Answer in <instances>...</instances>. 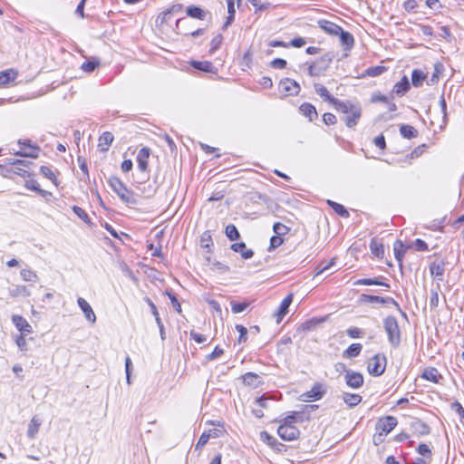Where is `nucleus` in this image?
I'll return each instance as SVG.
<instances>
[{"label": "nucleus", "mask_w": 464, "mask_h": 464, "mask_svg": "<svg viewBox=\"0 0 464 464\" xmlns=\"http://www.w3.org/2000/svg\"><path fill=\"white\" fill-rule=\"evenodd\" d=\"M385 71H386V67H384V66H381V65L372 66V67H369L368 69H366L365 75L370 76V77H376V76H379L382 73H383Z\"/></svg>", "instance_id": "obj_47"}, {"label": "nucleus", "mask_w": 464, "mask_h": 464, "mask_svg": "<svg viewBox=\"0 0 464 464\" xmlns=\"http://www.w3.org/2000/svg\"><path fill=\"white\" fill-rule=\"evenodd\" d=\"M41 426V420L37 417H33L31 420L28 430L27 436L30 439H34L39 430V427Z\"/></svg>", "instance_id": "obj_38"}, {"label": "nucleus", "mask_w": 464, "mask_h": 464, "mask_svg": "<svg viewBox=\"0 0 464 464\" xmlns=\"http://www.w3.org/2000/svg\"><path fill=\"white\" fill-rule=\"evenodd\" d=\"M340 36V41H341V44L342 46L343 47L344 50L346 51H349L351 50L353 45H354V38H353V35L347 32V31H344L343 28L341 29V32L338 33V34Z\"/></svg>", "instance_id": "obj_21"}, {"label": "nucleus", "mask_w": 464, "mask_h": 464, "mask_svg": "<svg viewBox=\"0 0 464 464\" xmlns=\"http://www.w3.org/2000/svg\"><path fill=\"white\" fill-rule=\"evenodd\" d=\"M421 377L433 383H438L440 382V379L441 378V375L440 374L439 371L436 368L428 367L424 369Z\"/></svg>", "instance_id": "obj_29"}, {"label": "nucleus", "mask_w": 464, "mask_h": 464, "mask_svg": "<svg viewBox=\"0 0 464 464\" xmlns=\"http://www.w3.org/2000/svg\"><path fill=\"white\" fill-rule=\"evenodd\" d=\"M243 383L245 385L257 388L263 384L262 378L255 372H246L242 376Z\"/></svg>", "instance_id": "obj_20"}, {"label": "nucleus", "mask_w": 464, "mask_h": 464, "mask_svg": "<svg viewBox=\"0 0 464 464\" xmlns=\"http://www.w3.org/2000/svg\"><path fill=\"white\" fill-rule=\"evenodd\" d=\"M370 249L372 254L378 257L382 258L384 256V246L383 244L378 240L377 238H372L370 242Z\"/></svg>", "instance_id": "obj_32"}, {"label": "nucleus", "mask_w": 464, "mask_h": 464, "mask_svg": "<svg viewBox=\"0 0 464 464\" xmlns=\"http://www.w3.org/2000/svg\"><path fill=\"white\" fill-rule=\"evenodd\" d=\"M400 133L403 138L406 139H412L417 137L418 135V131L413 126L406 124H402L400 127Z\"/></svg>", "instance_id": "obj_39"}, {"label": "nucleus", "mask_w": 464, "mask_h": 464, "mask_svg": "<svg viewBox=\"0 0 464 464\" xmlns=\"http://www.w3.org/2000/svg\"><path fill=\"white\" fill-rule=\"evenodd\" d=\"M327 204L334 210V212L342 218H348L350 214L348 210L340 203L328 199Z\"/></svg>", "instance_id": "obj_37"}, {"label": "nucleus", "mask_w": 464, "mask_h": 464, "mask_svg": "<svg viewBox=\"0 0 464 464\" xmlns=\"http://www.w3.org/2000/svg\"><path fill=\"white\" fill-rule=\"evenodd\" d=\"M426 75L424 72L419 69H415L411 73V83L414 87H420L422 85L423 81L425 80Z\"/></svg>", "instance_id": "obj_42"}, {"label": "nucleus", "mask_w": 464, "mask_h": 464, "mask_svg": "<svg viewBox=\"0 0 464 464\" xmlns=\"http://www.w3.org/2000/svg\"><path fill=\"white\" fill-rule=\"evenodd\" d=\"M278 436L287 441H292L299 438L300 430L295 425H279L277 429Z\"/></svg>", "instance_id": "obj_5"}, {"label": "nucleus", "mask_w": 464, "mask_h": 464, "mask_svg": "<svg viewBox=\"0 0 464 464\" xmlns=\"http://www.w3.org/2000/svg\"><path fill=\"white\" fill-rule=\"evenodd\" d=\"M324 393L325 390L324 389L323 385L317 382L312 387L310 391L302 394L301 397L304 401H312L320 400Z\"/></svg>", "instance_id": "obj_9"}, {"label": "nucleus", "mask_w": 464, "mask_h": 464, "mask_svg": "<svg viewBox=\"0 0 464 464\" xmlns=\"http://www.w3.org/2000/svg\"><path fill=\"white\" fill-rule=\"evenodd\" d=\"M335 264V258H332L329 262H321L316 266V274L315 276H319L320 274L324 273V271L328 270L332 266Z\"/></svg>", "instance_id": "obj_50"}, {"label": "nucleus", "mask_w": 464, "mask_h": 464, "mask_svg": "<svg viewBox=\"0 0 464 464\" xmlns=\"http://www.w3.org/2000/svg\"><path fill=\"white\" fill-rule=\"evenodd\" d=\"M407 248L401 240L395 241L393 245L394 256L401 268L402 267V259Z\"/></svg>", "instance_id": "obj_31"}, {"label": "nucleus", "mask_w": 464, "mask_h": 464, "mask_svg": "<svg viewBox=\"0 0 464 464\" xmlns=\"http://www.w3.org/2000/svg\"><path fill=\"white\" fill-rule=\"evenodd\" d=\"M40 172L48 179L52 180L54 184H56L57 179L53 171L46 166H41Z\"/></svg>", "instance_id": "obj_54"}, {"label": "nucleus", "mask_w": 464, "mask_h": 464, "mask_svg": "<svg viewBox=\"0 0 464 464\" xmlns=\"http://www.w3.org/2000/svg\"><path fill=\"white\" fill-rule=\"evenodd\" d=\"M397 419L393 416H386L379 419L375 425L376 431H381L382 434H389L397 425Z\"/></svg>", "instance_id": "obj_7"}, {"label": "nucleus", "mask_w": 464, "mask_h": 464, "mask_svg": "<svg viewBox=\"0 0 464 464\" xmlns=\"http://www.w3.org/2000/svg\"><path fill=\"white\" fill-rule=\"evenodd\" d=\"M100 65V60L97 58H92L85 61L82 65L81 69L85 72H93Z\"/></svg>", "instance_id": "obj_44"}, {"label": "nucleus", "mask_w": 464, "mask_h": 464, "mask_svg": "<svg viewBox=\"0 0 464 464\" xmlns=\"http://www.w3.org/2000/svg\"><path fill=\"white\" fill-rule=\"evenodd\" d=\"M333 61L331 53H326L320 57L318 60L311 63L308 67V74L310 76H319L323 73L330 65Z\"/></svg>", "instance_id": "obj_4"}, {"label": "nucleus", "mask_w": 464, "mask_h": 464, "mask_svg": "<svg viewBox=\"0 0 464 464\" xmlns=\"http://www.w3.org/2000/svg\"><path fill=\"white\" fill-rule=\"evenodd\" d=\"M361 300L365 303H378L382 304H393L398 309H400L399 304L390 296L382 297L378 295H362Z\"/></svg>", "instance_id": "obj_10"}, {"label": "nucleus", "mask_w": 464, "mask_h": 464, "mask_svg": "<svg viewBox=\"0 0 464 464\" xmlns=\"http://www.w3.org/2000/svg\"><path fill=\"white\" fill-rule=\"evenodd\" d=\"M188 21L186 17H182L177 20L176 22V29L178 30L177 34H183L184 35H191L193 37H197L199 35H202L205 33L204 28L197 29L191 33H188L187 31H183V27L186 24H188Z\"/></svg>", "instance_id": "obj_18"}, {"label": "nucleus", "mask_w": 464, "mask_h": 464, "mask_svg": "<svg viewBox=\"0 0 464 464\" xmlns=\"http://www.w3.org/2000/svg\"><path fill=\"white\" fill-rule=\"evenodd\" d=\"M186 14L188 16H189L191 18H195V19H198V20H205L208 11H206L198 6H196V5H189L186 9Z\"/></svg>", "instance_id": "obj_28"}, {"label": "nucleus", "mask_w": 464, "mask_h": 464, "mask_svg": "<svg viewBox=\"0 0 464 464\" xmlns=\"http://www.w3.org/2000/svg\"><path fill=\"white\" fill-rule=\"evenodd\" d=\"M451 409L455 411L461 420L464 419V408L459 401L451 403Z\"/></svg>", "instance_id": "obj_64"}, {"label": "nucleus", "mask_w": 464, "mask_h": 464, "mask_svg": "<svg viewBox=\"0 0 464 464\" xmlns=\"http://www.w3.org/2000/svg\"><path fill=\"white\" fill-rule=\"evenodd\" d=\"M343 400L349 407H355L362 401V398L359 394L343 392Z\"/></svg>", "instance_id": "obj_34"}, {"label": "nucleus", "mask_w": 464, "mask_h": 464, "mask_svg": "<svg viewBox=\"0 0 464 464\" xmlns=\"http://www.w3.org/2000/svg\"><path fill=\"white\" fill-rule=\"evenodd\" d=\"M231 249L236 253H239L243 259H249L254 256V251L247 248L244 242L232 244Z\"/></svg>", "instance_id": "obj_22"}, {"label": "nucleus", "mask_w": 464, "mask_h": 464, "mask_svg": "<svg viewBox=\"0 0 464 464\" xmlns=\"http://www.w3.org/2000/svg\"><path fill=\"white\" fill-rule=\"evenodd\" d=\"M21 276L24 281L27 282H35L37 279L36 273L30 269H23L21 271Z\"/></svg>", "instance_id": "obj_51"}, {"label": "nucleus", "mask_w": 464, "mask_h": 464, "mask_svg": "<svg viewBox=\"0 0 464 464\" xmlns=\"http://www.w3.org/2000/svg\"><path fill=\"white\" fill-rule=\"evenodd\" d=\"M273 230L278 237H281L288 233L289 227L280 222H276L273 226Z\"/></svg>", "instance_id": "obj_53"}, {"label": "nucleus", "mask_w": 464, "mask_h": 464, "mask_svg": "<svg viewBox=\"0 0 464 464\" xmlns=\"http://www.w3.org/2000/svg\"><path fill=\"white\" fill-rule=\"evenodd\" d=\"M77 304L81 310L82 311L84 317L88 322L91 324H95L96 322V315L90 305V304L82 297H78Z\"/></svg>", "instance_id": "obj_13"}, {"label": "nucleus", "mask_w": 464, "mask_h": 464, "mask_svg": "<svg viewBox=\"0 0 464 464\" xmlns=\"http://www.w3.org/2000/svg\"><path fill=\"white\" fill-rule=\"evenodd\" d=\"M300 90L298 82L290 78H285L279 82V92L285 95H297Z\"/></svg>", "instance_id": "obj_6"}, {"label": "nucleus", "mask_w": 464, "mask_h": 464, "mask_svg": "<svg viewBox=\"0 0 464 464\" xmlns=\"http://www.w3.org/2000/svg\"><path fill=\"white\" fill-rule=\"evenodd\" d=\"M318 24L320 28L330 35H337L342 29L340 25L327 20H320Z\"/></svg>", "instance_id": "obj_25"}, {"label": "nucleus", "mask_w": 464, "mask_h": 464, "mask_svg": "<svg viewBox=\"0 0 464 464\" xmlns=\"http://www.w3.org/2000/svg\"><path fill=\"white\" fill-rule=\"evenodd\" d=\"M190 64L193 68L202 71V72H216L213 63L208 61H204V62L192 61L190 63Z\"/></svg>", "instance_id": "obj_33"}, {"label": "nucleus", "mask_w": 464, "mask_h": 464, "mask_svg": "<svg viewBox=\"0 0 464 464\" xmlns=\"http://www.w3.org/2000/svg\"><path fill=\"white\" fill-rule=\"evenodd\" d=\"M113 135L110 131L103 132L99 138L98 148L102 152L109 150L111 144L113 141Z\"/></svg>", "instance_id": "obj_24"}, {"label": "nucleus", "mask_w": 464, "mask_h": 464, "mask_svg": "<svg viewBox=\"0 0 464 464\" xmlns=\"http://www.w3.org/2000/svg\"><path fill=\"white\" fill-rule=\"evenodd\" d=\"M17 73L13 70H7L0 72V85H7L10 82L15 80Z\"/></svg>", "instance_id": "obj_40"}, {"label": "nucleus", "mask_w": 464, "mask_h": 464, "mask_svg": "<svg viewBox=\"0 0 464 464\" xmlns=\"http://www.w3.org/2000/svg\"><path fill=\"white\" fill-rule=\"evenodd\" d=\"M221 435V430L219 429H211L208 431H204L198 439V443L196 444L195 450H201L208 441L210 438H218Z\"/></svg>", "instance_id": "obj_14"}, {"label": "nucleus", "mask_w": 464, "mask_h": 464, "mask_svg": "<svg viewBox=\"0 0 464 464\" xmlns=\"http://www.w3.org/2000/svg\"><path fill=\"white\" fill-rule=\"evenodd\" d=\"M362 350V345L361 343H353L343 353V357L355 358L361 353Z\"/></svg>", "instance_id": "obj_35"}, {"label": "nucleus", "mask_w": 464, "mask_h": 464, "mask_svg": "<svg viewBox=\"0 0 464 464\" xmlns=\"http://www.w3.org/2000/svg\"><path fill=\"white\" fill-rule=\"evenodd\" d=\"M361 117H362V108L360 107L358 109H355L351 113H349L346 117H344L343 121L345 122V125L348 128L353 129L357 125Z\"/></svg>", "instance_id": "obj_26"}, {"label": "nucleus", "mask_w": 464, "mask_h": 464, "mask_svg": "<svg viewBox=\"0 0 464 464\" xmlns=\"http://www.w3.org/2000/svg\"><path fill=\"white\" fill-rule=\"evenodd\" d=\"M72 211L75 215H77V217L79 218H81L83 222H85L86 224H90L91 223V219L88 216V214L85 212L84 209H82V208L78 207V206H73L72 207Z\"/></svg>", "instance_id": "obj_48"}, {"label": "nucleus", "mask_w": 464, "mask_h": 464, "mask_svg": "<svg viewBox=\"0 0 464 464\" xmlns=\"http://www.w3.org/2000/svg\"><path fill=\"white\" fill-rule=\"evenodd\" d=\"M25 187L31 190L36 191L40 194H44V190L40 188L38 182L35 179H30L25 182Z\"/></svg>", "instance_id": "obj_60"}, {"label": "nucleus", "mask_w": 464, "mask_h": 464, "mask_svg": "<svg viewBox=\"0 0 464 464\" xmlns=\"http://www.w3.org/2000/svg\"><path fill=\"white\" fill-rule=\"evenodd\" d=\"M41 149L37 145H33L32 147L28 148L25 151H18L15 153V155L21 156V157H27V158H33L36 159L39 156Z\"/></svg>", "instance_id": "obj_43"}, {"label": "nucleus", "mask_w": 464, "mask_h": 464, "mask_svg": "<svg viewBox=\"0 0 464 464\" xmlns=\"http://www.w3.org/2000/svg\"><path fill=\"white\" fill-rule=\"evenodd\" d=\"M299 412L294 411L290 415L285 417L283 420H280L279 422L281 425H294L296 421V418Z\"/></svg>", "instance_id": "obj_59"}, {"label": "nucleus", "mask_w": 464, "mask_h": 464, "mask_svg": "<svg viewBox=\"0 0 464 464\" xmlns=\"http://www.w3.org/2000/svg\"><path fill=\"white\" fill-rule=\"evenodd\" d=\"M226 236L231 240H237L240 237V234L235 225L229 224L225 229Z\"/></svg>", "instance_id": "obj_46"}, {"label": "nucleus", "mask_w": 464, "mask_h": 464, "mask_svg": "<svg viewBox=\"0 0 464 464\" xmlns=\"http://www.w3.org/2000/svg\"><path fill=\"white\" fill-rule=\"evenodd\" d=\"M417 452L423 456L424 458H427L429 459H431L432 457V453H431V450L430 449V447L425 444V443H420L418 448H417Z\"/></svg>", "instance_id": "obj_52"}, {"label": "nucleus", "mask_w": 464, "mask_h": 464, "mask_svg": "<svg viewBox=\"0 0 464 464\" xmlns=\"http://www.w3.org/2000/svg\"><path fill=\"white\" fill-rule=\"evenodd\" d=\"M344 381L350 388L358 389L363 385L364 378L361 372L349 370L344 375Z\"/></svg>", "instance_id": "obj_8"}, {"label": "nucleus", "mask_w": 464, "mask_h": 464, "mask_svg": "<svg viewBox=\"0 0 464 464\" xmlns=\"http://www.w3.org/2000/svg\"><path fill=\"white\" fill-rule=\"evenodd\" d=\"M412 432L418 436H425L430 434V428L421 420L416 419L411 423Z\"/></svg>", "instance_id": "obj_16"}, {"label": "nucleus", "mask_w": 464, "mask_h": 464, "mask_svg": "<svg viewBox=\"0 0 464 464\" xmlns=\"http://www.w3.org/2000/svg\"><path fill=\"white\" fill-rule=\"evenodd\" d=\"M353 285H382L387 288L390 287L389 284L380 281L378 277L358 279L353 283Z\"/></svg>", "instance_id": "obj_36"}, {"label": "nucleus", "mask_w": 464, "mask_h": 464, "mask_svg": "<svg viewBox=\"0 0 464 464\" xmlns=\"http://www.w3.org/2000/svg\"><path fill=\"white\" fill-rule=\"evenodd\" d=\"M439 290L440 285H438L436 289H431L430 291V305L431 308H436L439 305Z\"/></svg>", "instance_id": "obj_56"}, {"label": "nucleus", "mask_w": 464, "mask_h": 464, "mask_svg": "<svg viewBox=\"0 0 464 464\" xmlns=\"http://www.w3.org/2000/svg\"><path fill=\"white\" fill-rule=\"evenodd\" d=\"M293 301V295L289 294L282 301L276 315L277 316V323H280L283 317L288 313L289 306Z\"/></svg>", "instance_id": "obj_23"}, {"label": "nucleus", "mask_w": 464, "mask_h": 464, "mask_svg": "<svg viewBox=\"0 0 464 464\" xmlns=\"http://www.w3.org/2000/svg\"><path fill=\"white\" fill-rule=\"evenodd\" d=\"M144 301L148 304V305L150 306V312L151 314H153V316L155 317V321H156V324H160V322L161 321L160 317V314H159V312H158V309H157V306L155 305V304L150 300V298L149 297H145L144 298Z\"/></svg>", "instance_id": "obj_55"}, {"label": "nucleus", "mask_w": 464, "mask_h": 464, "mask_svg": "<svg viewBox=\"0 0 464 464\" xmlns=\"http://www.w3.org/2000/svg\"><path fill=\"white\" fill-rule=\"evenodd\" d=\"M410 89V82L407 76H403L400 82H398L392 89V92L399 96H403Z\"/></svg>", "instance_id": "obj_30"}, {"label": "nucleus", "mask_w": 464, "mask_h": 464, "mask_svg": "<svg viewBox=\"0 0 464 464\" xmlns=\"http://www.w3.org/2000/svg\"><path fill=\"white\" fill-rule=\"evenodd\" d=\"M299 111L302 115L308 118L310 121H313L318 117V113L315 107L309 102H304L303 104H301L299 107Z\"/></svg>", "instance_id": "obj_19"}, {"label": "nucleus", "mask_w": 464, "mask_h": 464, "mask_svg": "<svg viewBox=\"0 0 464 464\" xmlns=\"http://www.w3.org/2000/svg\"><path fill=\"white\" fill-rule=\"evenodd\" d=\"M249 305L246 302L242 303H237V302H231V310L234 314H239L242 313L246 307Z\"/></svg>", "instance_id": "obj_58"}, {"label": "nucleus", "mask_w": 464, "mask_h": 464, "mask_svg": "<svg viewBox=\"0 0 464 464\" xmlns=\"http://www.w3.org/2000/svg\"><path fill=\"white\" fill-rule=\"evenodd\" d=\"M315 92L318 95H320L322 98H324L325 101H328L331 103L332 99H336L335 97L330 95L328 90L326 87L320 83L314 84Z\"/></svg>", "instance_id": "obj_45"}, {"label": "nucleus", "mask_w": 464, "mask_h": 464, "mask_svg": "<svg viewBox=\"0 0 464 464\" xmlns=\"http://www.w3.org/2000/svg\"><path fill=\"white\" fill-rule=\"evenodd\" d=\"M150 149L148 147L141 148L138 154H137V162H138V169L141 172H147L149 169V162L148 160L150 155Z\"/></svg>", "instance_id": "obj_11"}, {"label": "nucleus", "mask_w": 464, "mask_h": 464, "mask_svg": "<svg viewBox=\"0 0 464 464\" xmlns=\"http://www.w3.org/2000/svg\"><path fill=\"white\" fill-rule=\"evenodd\" d=\"M331 104L334 106V108L344 114H349L353 111L355 109L360 108V105H355L352 103L350 101L342 102L339 99H332Z\"/></svg>", "instance_id": "obj_12"}, {"label": "nucleus", "mask_w": 464, "mask_h": 464, "mask_svg": "<svg viewBox=\"0 0 464 464\" xmlns=\"http://www.w3.org/2000/svg\"><path fill=\"white\" fill-rule=\"evenodd\" d=\"M227 5V19L222 25V30L226 31L227 27L234 22L235 20V14H236V0H226Z\"/></svg>", "instance_id": "obj_27"}, {"label": "nucleus", "mask_w": 464, "mask_h": 464, "mask_svg": "<svg viewBox=\"0 0 464 464\" xmlns=\"http://www.w3.org/2000/svg\"><path fill=\"white\" fill-rule=\"evenodd\" d=\"M386 364V356L382 353H378L370 359L367 369L371 375L380 376L384 372Z\"/></svg>", "instance_id": "obj_3"}, {"label": "nucleus", "mask_w": 464, "mask_h": 464, "mask_svg": "<svg viewBox=\"0 0 464 464\" xmlns=\"http://www.w3.org/2000/svg\"><path fill=\"white\" fill-rule=\"evenodd\" d=\"M323 121L326 125H334L337 122L336 116L331 112H325L323 115Z\"/></svg>", "instance_id": "obj_63"}, {"label": "nucleus", "mask_w": 464, "mask_h": 464, "mask_svg": "<svg viewBox=\"0 0 464 464\" xmlns=\"http://www.w3.org/2000/svg\"><path fill=\"white\" fill-rule=\"evenodd\" d=\"M236 330L239 333V343H245L246 341V335H247V329L241 324L236 325Z\"/></svg>", "instance_id": "obj_61"}, {"label": "nucleus", "mask_w": 464, "mask_h": 464, "mask_svg": "<svg viewBox=\"0 0 464 464\" xmlns=\"http://www.w3.org/2000/svg\"><path fill=\"white\" fill-rule=\"evenodd\" d=\"M260 437L263 441L266 442L273 449L279 450L278 447L283 446L282 443L278 442V440L275 437L271 436L266 431H262L260 433Z\"/></svg>", "instance_id": "obj_41"}, {"label": "nucleus", "mask_w": 464, "mask_h": 464, "mask_svg": "<svg viewBox=\"0 0 464 464\" xmlns=\"http://www.w3.org/2000/svg\"><path fill=\"white\" fill-rule=\"evenodd\" d=\"M430 271L432 276L437 278L439 281H442V276L445 272V262L443 260H436L430 263Z\"/></svg>", "instance_id": "obj_17"}, {"label": "nucleus", "mask_w": 464, "mask_h": 464, "mask_svg": "<svg viewBox=\"0 0 464 464\" xmlns=\"http://www.w3.org/2000/svg\"><path fill=\"white\" fill-rule=\"evenodd\" d=\"M222 41H223L222 34H219L216 35L212 39V41L210 43V50H209V52L211 53H215L219 48V46L221 45Z\"/></svg>", "instance_id": "obj_57"}, {"label": "nucleus", "mask_w": 464, "mask_h": 464, "mask_svg": "<svg viewBox=\"0 0 464 464\" xmlns=\"http://www.w3.org/2000/svg\"><path fill=\"white\" fill-rule=\"evenodd\" d=\"M383 328L388 335L391 345L398 347L401 341V334L396 317L393 315L385 317L383 319Z\"/></svg>", "instance_id": "obj_1"}, {"label": "nucleus", "mask_w": 464, "mask_h": 464, "mask_svg": "<svg viewBox=\"0 0 464 464\" xmlns=\"http://www.w3.org/2000/svg\"><path fill=\"white\" fill-rule=\"evenodd\" d=\"M111 189L118 195V197L127 204H133L135 200L132 192L128 189L126 185L116 176H112L108 180Z\"/></svg>", "instance_id": "obj_2"}, {"label": "nucleus", "mask_w": 464, "mask_h": 464, "mask_svg": "<svg viewBox=\"0 0 464 464\" xmlns=\"http://www.w3.org/2000/svg\"><path fill=\"white\" fill-rule=\"evenodd\" d=\"M25 334H20L16 337L15 343L17 346L19 347L20 351L25 352L27 351V343L24 337Z\"/></svg>", "instance_id": "obj_62"}, {"label": "nucleus", "mask_w": 464, "mask_h": 464, "mask_svg": "<svg viewBox=\"0 0 464 464\" xmlns=\"http://www.w3.org/2000/svg\"><path fill=\"white\" fill-rule=\"evenodd\" d=\"M248 2L256 8V13L265 11L271 5L269 2L262 3L261 0H248Z\"/></svg>", "instance_id": "obj_49"}, {"label": "nucleus", "mask_w": 464, "mask_h": 464, "mask_svg": "<svg viewBox=\"0 0 464 464\" xmlns=\"http://www.w3.org/2000/svg\"><path fill=\"white\" fill-rule=\"evenodd\" d=\"M12 322L16 327V329L21 332L22 334H28L33 332L32 326L22 315H13Z\"/></svg>", "instance_id": "obj_15"}]
</instances>
